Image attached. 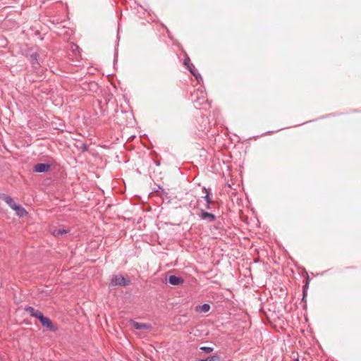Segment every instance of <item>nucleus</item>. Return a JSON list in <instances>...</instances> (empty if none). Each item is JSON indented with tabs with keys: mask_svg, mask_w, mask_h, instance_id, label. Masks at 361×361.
Instances as JSON below:
<instances>
[{
	"mask_svg": "<svg viewBox=\"0 0 361 361\" xmlns=\"http://www.w3.org/2000/svg\"><path fill=\"white\" fill-rule=\"evenodd\" d=\"M210 310V305L207 303H204L202 305H198L195 307V310L197 312H207Z\"/></svg>",
	"mask_w": 361,
	"mask_h": 361,
	"instance_id": "nucleus-11",
	"label": "nucleus"
},
{
	"mask_svg": "<svg viewBox=\"0 0 361 361\" xmlns=\"http://www.w3.org/2000/svg\"><path fill=\"white\" fill-rule=\"evenodd\" d=\"M16 214L20 217H23L27 214L26 210L21 206L17 204V206L13 209Z\"/></svg>",
	"mask_w": 361,
	"mask_h": 361,
	"instance_id": "nucleus-10",
	"label": "nucleus"
},
{
	"mask_svg": "<svg viewBox=\"0 0 361 361\" xmlns=\"http://www.w3.org/2000/svg\"><path fill=\"white\" fill-rule=\"evenodd\" d=\"M67 233V231L65 230V229H58V230H56L54 232V235L55 236H59V235H63V234H65Z\"/></svg>",
	"mask_w": 361,
	"mask_h": 361,
	"instance_id": "nucleus-16",
	"label": "nucleus"
},
{
	"mask_svg": "<svg viewBox=\"0 0 361 361\" xmlns=\"http://www.w3.org/2000/svg\"><path fill=\"white\" fill-rule=\"evenodd\" d=\"M219 357L218 355H212L205 359L200 360V361H219Z\"/></svg>",
	"mask_w": 361,
	"mask_h": 361,
	"instance_id": "nucleus-14",
	"label": "nucleus"
},
{
	"mask_svg": "<svg viewBox=\"0 0 361 361\" xmlns=\"http://www.w3.org/2000/svg\"><path fill=\"white\" fill-rule=\"evenodd\" d=\"M111 283L114 286H119L125 287L130 284V281L123 276L118 274L112 276Z\"/></svg>",
	"mask_w": 361,
	"mask_h": 361,
	"instance_id": "nucleus-1",
	"label": "nucleus"
},
{
	"mask_svg": "<svg viewBox=\"0 0 361 361\" xmlns=\"http://www.w3.org/2000/svg\"><path fill=\"white\" fill-rule=\"evenodd\" d=\"M204 190L207 192L206 195L204 197V198L207 202L206 208L209 209L210 204L212 202V200H211L209 195L208 192L207 191V189L204 188Z\"/></svg>",
	"mask_w": 361,
	"mask_h": 361,
	"instance_id": "nucleus-12",
	"label": "nucleus"
},
{
	"mask_svg": "<svg viewBox=\"0 0 361 361\" xmlns=\"http://www.w3.org/2000/svg\"><path fill=\"white\" fill-rule=\"evenodd\" d=\"M51 165L46 163H39L35 166L34 171L37 173H44L49 171Z\"/></svg>",
	"mask_w": 361,
	"mask_h": 361,
	"instance_id": "nucleus-5",
	"label": "nucleus"
},
{
	"mask_svg": "<svg viewBox=\"0 0 361 361\" xmlns=\"http://www.w3.org/2000/svg\"><path fill=\"white\" fill-rule=\"evenodd\" d=\"M132 325L133 328L135 329H151L152 326L150 324L147 323H140L137 322H132Z\"/></svg>",
	"mask_w": 361,
	"mask_h": 361,
	"instance_id": "nucleus-8",
	"label": "nucleus"
},
{
	"mask_svg": "<svg viewBox=\"0 0 361 361\" xmlns=\"http://www.w3.org/2000/svg\"><path fill=\"white\" fill-rule=\"evenodd\" d=\"M184 65L187 67L188 69H189V67H191V65H192L191 63H190V59L188 56H187L185 59H184Z\"/></svg>",
	"mask_w": 361,
	"mask_h": 361,
	"instance_id": "nucleus-17",
	"label": "nucleus"
},
{
	"mask_svg": "<svg viewBox=\"0 0 361 361\" xmlns=\"http://www.w3.org/2000/svg\"><path fill=\"white\" fill-rule=\"evenodd\" d=\"M25 310L27 312H28L31 317L37 318L38 319L40 317L39 315L42 314V313L40 311L35 310L34 307H32L31 306H26L25 307Z\"/></svg>",
	"mask_w": 361,
	"mask_h": 361,
	"instance_id": "nucleus-6",
	"label": "nucleus"
},
{
	"mask_svg": "<svg viewBox=\"0 0 361 361\" xmlns=\"http://www.w3.org/2000/svg\"><path fill=\"white\" fill-rule=\"evenodd\" d=\"M169 282L171 285L173 286H178L183 283L184 281L183 279L180 277L175 275H171L169 278Z\"/></svg>",
	"mask_w": 361,
	"mask_h": 361,
	"instance_id": "nucleus-7",
	"label": "nucleus"
},
{
	"mask_svg": "<svg viewBox=\"0 0 361 361\" xmlns=\"http://www.w3.org/2000/svg\"><path fill=\"white\" fill-rule=\"evenodd\" d=\"M295 361H299L298 358L295 359Z\"/></svg>",
	"mask_w": 361,
	"mask_h": 361,
	"instance_id": "nucleus-19",
	"label": "nucleus"
},
{
	"mask_svg": "<svg viewBox=\"0 0 361 361\" xmlns=\"http://www.w3.org/2000/svg\"><path fill=\"white\" fill-rule=\"evenodd\" d=\"M0 199L4 201L6 204L12 200L11 197L4 193L0 194Z\"/></svg>",
	"mask_w": 361,
	"mask_h": 361,
	"instance_id": "nucleus-13",
	"label": "nucleus"
},
{
	"mask_svg": "<svg viewBox=\"0 0 361 361\" xmlns=\"http://www.w3.org/2000/svg\"><path fill=\"white\" fill-rule=\"evenodd\" d=\"M40 317L39 320L40 321L42 325L46 328H47L49 330L55 332L57 331L58 328L53 324L51 320L47 317H44L43 314L42 315H39Z\"/></svg>",
	"mask_w": 361,
	"mask_h": 361,
	"instance_id": "nucleus-2",
	"label": "nucleus"
},
{
	"mask_svg": "<svg viewBox=\"0 0 361 361\" xmlns=\"http://www.w3.org/2000/svg\"><path fill=\"white\" fill-rule=\"evenodd\" d=\"M7 204L13 209H14V208L17 206V204L14 202L13 199L10 200V202H8Z\"/></svg>",
	"mask_w": 361,
	"mask_h": 361,
	"instance_id": "nucleus-18",
	"label": "nucleus"
},
{
	"mask_svg": "<svg viewBox=\"0 0 361 361\" xmlns=\"http://www.w3.org/2000/svg\"><path fill=\"white\" fill-rule=\"evenodd\" d=\"M200 213V216L202 220H205L207 222H213L216 220L215 215L212 213L207 212L203 209H201Z\"/></svg>",
	"mask_w": 361,
	"mask_h": 361,
	"instance_id": "nucleus-4",
	"label": "nucleus"
},
{
	"mask_svg": "<svg viewBox=\"0 0 361 361\" xmlns=\"http://www.w3.org/2000/svg\"><path fill=\"white\" fill-rule=\"evenodd\" d=\"M29 61L35 70H38L40 67L39 61V54L37 52L32 53L30 55Z\"/></svg>",
	"mask_w": 361,
	"mask_h": 361,
	"instance_id": "nucleus-3",
	"label": "nucleus"
},
{
	"mask_svg": "<svg viewBox=\"0 0 361 361\" xmlns=\"http://www.w3.org/2000/svg\"><path fill=\"white\" fill-rule=\"evenodd\" d=\"M200 349L206 353H210L213 351L214 348L208 346H202Z\"/></svg>",
	"mask_w": 361,
	"mask_h": 361,
	"instance_id": "nucleus-15",
	"label": "nucleus"
},
{
	"mask_svg": "<svg viewBox=\"0 0 361 361\" xmlns=\"http://www.w3.org/2000/svg\"><path fill=\"white\" fill-rule=\"evenodd\" d=\"M188 71L190 73L195 76V79L200 82V80H202V78L201 75L197 72V69L193 65H191V67H189Z\"/></svg>",
	"mask_w": 361,
	"mask_h": 361,
	"instance_id": "nucleus-9",
	"label": "nucleus"
}]
</instances>
